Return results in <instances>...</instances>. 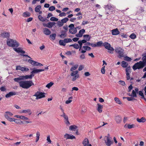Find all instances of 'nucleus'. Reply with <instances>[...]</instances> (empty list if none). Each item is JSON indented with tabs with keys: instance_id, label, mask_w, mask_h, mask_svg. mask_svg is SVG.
<instances>
[{
	"instance_id": "1",
	"label": "nucleus",
	"mask_w": 146,
	"mask_h": 146,
	"mask_svg": "<svg viewBox=\"0 0 146 146\" xmlns=\"http://www.w3.org/2000/svg\"><path fill=\"white\" fill-rule=\"evenodd\" d=\"M20 86L23 88L28 89L34 84L31 80L21 81L19 82Z\"/></svg>"
},
{
	"instance_id": "2",
	"label": "nucleus",
	"mask_w": 146,
	"mask_h": 146,
	"mask_svg": "<svg viewBox=\"0 0 146 146\" xmlns=\"http://www.w3.org/2000/svg\"><path fill=\"white\" fill-rule=\"evenodd\" d=\"M7 44L8 46L13 47L17 48L19 46V43L16 40L11 39L7 40Z\"/></svg>"
},
{
	"instance_id": "3",
	"label": "nucleus",
	"mask_w": 146,
	"mask_h": 146,
	"mask_svg": "<svg viewBox=\"0 0 146 146\" xmlns=\"http://www.w3.org/2000/svg\"><path fill=\"white\" fill-rule=\"evenodd\" d=\"M145 66L141 62L135 63L132 66V68L134 70L137 69L140 70L143 69Z\"/></svg>"
},
{
	"instance_id": "4",
	"label": "nucleus",
	"mask_w": 146,
	"mask_h": 146,
	"mask_svg": "<svg viewBox=\"0 0 146 146\" xmlns=\"http://www.w3.org/2000/svg\"><path fill=\"white\" fill-rule=\"evenodd\" d=\"M106 49L109 50L108 52L111 54H113V51L114 50L113 48L111 47L110 44L107 42L103 43V46Z\"/></svg>"
},
{
	"instance_id": "5",
	"label": "nucleus",
	"mask_w": 146,
	"mask_h": 146,
	"mask_svg": "<svg viewBox=\"0 0 146 146\" xmlns=\"http://www.w3.org/2000/svg\"><path fill=\"white\" fill-rule=\"evenodd\" d=\"M115 51L116 53L118 54V57L119 58H121L122 57H124V50L121 47H117L115 49Z\"/></svg>"
},
{
	"instance_id": "6",
	"label": "nucleus",
	"mask_w": 146,
	"mask_h": 146,
	"mask_svg": "<svg viewBox=\"0 0 146 146\" xmlns=\"http://www.w3.org/2000/svg\"><path fill=\"white\" fill-rule=\"evenodd\" d=\"M45 93L37 91L35 93L33 96L36 97V99L38 100L45 97Z\"/></svg>"
},
{
	"instance_id": "7",
	"label": "nucleus",
	"mask_w": 146,
	"mask_h": 146,
	"mask_svg": "<svg viewBox=\"0 0 146 146\" xmlns=\"http://www.w3.org/2000/svg\"><path fill=\"white\" fill-rule=\"evenodd\" d=\"M112 139H105L104 138L105 143L107 146H110L111 144L113 143V141L111 140Z\"/></svg>"
},
{
	"instance_id": "8",
	"label": "nucleus",
	"mask_w": 146,
	"mask_h": 146,
	"mask_svg": "<svg viewBox=\"0 0 146 146\" xmlns=\"http://www.w3.org/2000/svg\"><path fill=\"white\" fill-rule=\"evenodd\" d=\"M85 32V31L84 29H82L79 31L78 33L76 35V36L78 37H81L82 36L83 34Z\"/></svg>"
},
{
	"instance_id": "9",
	"label": "nucleus",
	"mask_w": 146,
	"mask_h": 146,
	"mask_svg": "<svg viewBox=\"0 0 146 146\" xmlns=\"http://www.w3.org/2000/svg\"><path fill=\"white\" fill-rule=\"evenodd\" d=\"M142 61H140L145 66H146V53L142 55Z\"/></svg>"
},
{
	"instance_id": "10",
	"label": "nucleus",
	"mask_w": 146,
	"mask_h": 146,
	"mask_svg": "<svg viewBox=\"0 0 146 146\" xmlns=\"http://www.w3.org/2000/svg\"><path fill=\"white\" fill-rule=\"evenodd\" d=\"M13 50L14 51L18 53L20 52L22 54H24L25 53V52L22 50L21 48L20 47L18 48H13Z\"/></svg>"
},
{
	"instance_id": "11",
	"label": "nucleus",
	"mask_w": 146,
	"mask_h": 146,
	"mask_svg": "<svg viewBox=\"0 0 146 146\" xmlns=\"http://www.w3.org/2000/svg\"><path fill=\"white\" fill-rule=\"evenodd\" d=\"M21 113H28L29 115H31L32 113L31 110L30 109L23 110L21 111Z\"/></svg>"
},
{
	"instance_id": "12",
	"label": "nucleus",
	"mask_w": 146,
	"mask_h": 146,
	"mask_svg": "<svg viewBox=\"0 0 146 146\" xmlns=\"http://www.w3.org/2000/svg\"><path fill=\"white\" fill-rule=\"evenodd\" d=\"M16 94V92H11L7 94L5 96L7 98H10L11 96L15 95Z\"/></svg>"
},
{
	"instance_id": "13",
	"label": "nucleus",
	"mask_w": 146,
	"mask_h": 146,
	"mask_svg": "<svg viewBox=\"0 0 146 146\" xmlns=\"http://www.w3.org/2000/svg\"><path fill=\"white\" fill-rule=\"evenodd\" d=\"M112 34L113 35H117L120 33V32L117 28L113 29L111 31Z\"/></svg>"
},
{
	"instance_id": "14",
	"label": "nucleus",
	"mask_w": 146,
	"mask_h": 146,
	"mask_svg": "<svg viewBox=\"0 0 146 146\" xmlns=\"http://www.w3.org/2000/svg\"><path fill=\"white\" fill-rule=\"evenodd\" d=\"M115 119L117 123H119L121 121L122 118L119 115L115 116Z\"/></svg>"
},
{
	"instance_id": "15",
	"label": "nucleus",
	"mask_w": 146,
	"mask_h": 146,
	"mask_svg": "<svg viewBox=\"0 0 146 146\" xmlns=\"http://www.w3.org/2000/svg\"><path fill=\"white\" fill-rule=\"evenodd\" d=\"M98 106L97 110L100 113H101L102 111L103 106L101 105L100 104L98 103L97 104Z\"/></svg>"
},
{
	"instance_id": "16",
	"label": "nucleus",
	"mask_w": 146,
	"mask_h": 146,
	"mask_svg": "<svg viewBox=\"0 0 146 146\" xmlns=\"http://www.w3.org/2000/svg\"><path fill=\"white\" fill-rule=\"evenodd\" d=\"M44 70V69H35L31 72V73L32 74L34 75L33 74L41 72L43 71Z\"/></svg>"
},
{
	"instance_id": "17",
	"label": "nucleus",
	"mask_w": 146,
	"mask_h": 146,
	"mask_svg": "<svg viewBox=\"0 0 146 146\" xmlns=\"http://www.w3.org/2000/svg\"><path fill=\"white\" fill-rule=\"evenodd\" d=\"M43 33L46 35H49L51 34L50 31L47 28H44L43 29Z\"/></svg>"
},
{
	"instance_id": "18",
	"label": "nucleus",
	"mask_w": 146,
	"mask_h": 146,
	"mask_svg": "<svg viewBox=\"0 0 146 146\" xmlns=\"http://www.w3.org/2000/svg\"><path fill=\"white\" fill-rule=\"evenodd\" d=\"M83 144L85 146H89V142L87 138H85L82 142Z\"/></svg>"
},
{
	"instance_id": "19",
	"label": "nucleus",
	"mask_w": 146,
	"mask_h": 146,
	"mask_svg": "<svg viewBox=\"0 0 146 146\" xmlns=\"http://www.w3.org/2000/svg\"><path fill=\"white\" fill-rule=\"evenodd\" d=\"M136 120L139 123H144L146 121V119L145 117H142L141 119H139V118H137Z\"/></svg>"
},
{
	"instance_id": "20",
	"label": "nucleus",
	"mask_w": 146,
	"mask_h": 146,
	"mask_svg": "<svg viewBox=\"0 0 146 146\" xmlns=\"http://www.w3.org/2000/svg\"><path fill=\"white\" fill-rule=\"evenodd\" d=\"M77 30L76 28H71L69 29L70 33L72 34H75L77 32Z\"/></svg>"
},
{
	"instance_id": "21",
	"label": "nucleus",
	"mask_w": 146,
	"mask_h": 146,
	"mask_svg": "<svg viewBox=\"0 0 146 146\" xmlns=\"http://www.w3.org/2000/svg\"><path fill=\"white\" fill-rule=\"evenodd\" d=\"M34 75L31 74L29 75H26L25 76H21L23 80L24 79H28V78L31 79L33 76H34Z\"/></svg>"
},
{
	"instance_id": "22",
	"label": "nucleus",
	"mask_w": 146,
	"mask_h": 146,
	"mask_svg": "<svg viewBox=\"0 0 146 146\" xmlns=\"http://www.w3.org/2000/svg\"><path fill=\"white\" fill-rule=\"evenodd\" d=\"M28 62L33 66H36V65L38 64V62H36L30 59L28 60Z\"/></svg>"
},
{
	"instance_id": "23",
	"label": "nucleus",
	"mask_w": 146,
	"mask_h": 146,
	"mask_svg": "<svg viewBox=\"0 0 146 146\" xmlns=\"http://www.w3.org/2000/svg\"><path fill=\"white\" fill-rule=\"evenodd\" d=\"M1 36L3 38H9L10 36L9 33L4 32L1 34Z\"/></svg>"
},
{
	"instance_id": "24",
	"label": "nucleus",
	"mask_w": 146,
	"mask_h": 146,
	"mask_svg": "<svg viewBox=\"0 0 146 146\" xmlns=\"http://www.w3.org/2000/svg\"><path fill=\"white\" fill-rule=\"evenodd\" d=\"M77 128L78 127L77 126L75 125H71L69 127V129L71 131H75L77 129Z\"/></svg>"
},
{
	"instance_id": "25",
	"label": "nucleus",
	"mask_w": 146,
	"mask_h": 146,
	"mask_svg": "<svg viewBox=\"0 0 146 146\" xmlns=\"http://www.w3.org/2000/svg\"><path fill=\"white\" fill-rule=\"evenodd\" d=\"M135 125L133 124H127L125 125L124 126L125 127H127L129 129H131L132 128H133L134 127Z\"/></svg>"
},
{
	"instance_id": "26",
	"label": "nucleus",
	"mask_w": 146,
	"mask_h": 146,
	"mask_svg": "<svg viewBox=\"0 0 146 146\" xmlns=\"http://www.w3.org/2000/svg\"><path fill=\"white\" fill-rule=\"evenodd\" d=\"M31 13L28 12H25L23 13V16L24 17H29L31 15Z\"/></svg>"
},
{
	"instance_id": "27",
	"label": "nucleus",
	"mask_w": 146,
	"mask_h": 146,
	"mask_svg": "<svg viewBox=\"0 0 146 146\" xmlns=\"http://www.w3.org/2000/svg\"><path fill=\"white\" fill-rule=\"evenodd\" d=\"M38 18L40 21L42 22L45 21L46 19V18H44L43 17H42V16L40 15H39L38 16Z\"/></svg>"
},
{
	"instance_id": "28",
	"label": "nucleus",
	"mask_w": 146,
	"mask_h": 146,
	"mask_svg": "<svg viewBox=\"0 0 146 146\" xmlns=\"http://www.w3.org/2000/svg\"><path fill=\"white\" fill-rule=\"evenodd\" d=\"M55 22H48L47 23L48 27L49 28H52L55 24Z\"/></svg>"
},
{
	"instance_id": "29",
	"label": "nucleus",
	"mask_w": 146,
	"mask_h": 146,
	"mask_svg": "<svg viewBox=\"0 0 146 146\" xmlns=\"http://www.w3.org/2000/svg\"><path fill=\"white\" fill-rule=\"evenodd\" d=\"M121 66L123 68L127 67L128 65V63L125 61H123L122 62Z\"/></svg>"
},
{
	"instance_id": "30",
	"label": "nucleus",
	"mask_w": 146,
	"mask_h": 146,
	"mask_svg": "<svg viewBox=\"0 0 146 146\" xmlns=\"http://www.w3.org/2000/svg\"><path fill=\"white\" fill-rule=\"evenodd\" d=\"M56 35L55 33H54L50 35V40H54L56 38Z\"/></svg>"
},
{
	"instance_id": "31",
	"label": "nucleus",
	"mask_w": 146,
	"mask_h": 146,
	"mask_svg": "<svg viewBox=\"0 0 146 146\" xmlns=\"http://www.w3.org/2000/svg\"><path fill=\"white\" fill-rule=\"evenodd\" d=\"M41 9V6L40 5H38L36 6V7L35 8V11L36 12H38Z\"/></svg>"
},
{
	"instance_id": "32",
	"label": "nucleus",
	"mask_w": 146,
	"mask_h": 146,
	"mask_svg": "<svg viewBox=\"0 0 146 146\" xmlns=\"http://www.w3.org/2000/svg\"><path fill=\"white\" fill-rule=\"evenodd\" d=\"M23 80L21 76L20 77L17 78H15L14 79V80L16 82L19 83L20 82V80Z\"/></svg>"
},
{
	"instance_id": "33",
	"label": "nucleus",
	"mask_w": 146,
	"mask_h": 146,
	"mask_svg": "<svg viewBox=\"0 0 146 146\" xmlns=\"http://www.w3.org/2000/svg\"><path fill=\"white\" fill-rule=\"evenodd\" d=\"M131 67L130 66H129L126 68L125 69V73L127 74H130L131 73Z\"/></svg>"
},
{
	"instance_id": "34",
	"label": "nucleus",
	"mask_w": 146,
	"mask_h": 146,
	"mask_svg": "<svg viewBox=\"0 0 146 146\" xmlns=\"http://www.w3.org/2000/svg\"><path fill=\"white\" fill-rule=\"evenodd\" d=\"M78 71L77 70H76L75 71H72V72L71 73L70 75L71 76H76L77 75H78Z\"/></svg>"
},
{
	"instance_id": "35",
	"label": "nucleus",
	"mask_w": 146,
	"mask_h": 146,
	"mask_svg": "<svg viewBox=\"0 0 146 146\" xmlns=\"http://www.w3.org/2000/svg\"><path fill=\"white\" fill-rule=\"evenodd\" d=\"M70 46H73L76 49H78L80 47L79 46L76 44L70 45Z\"/></svg>"
},
{
	"instance_id": "36",
	"label": "nucleus",
	"mask_w": 146,
	"mask_h": 146,
	"mask_svg": "<svg viewBox=\"0 0 146 146\" xmlns=\"http://www.w3.org/2000/svg\"><path fill=\"white\" fill-rule=\"evenodd\" d=\"M114 100L116 102L119 104H122L121 102L119 99V98L117 97H115L114 99Z\"/></svg>"
},
{
	"instance_id": "37",
	"label": "nucleus",
	"mask_w": 146,
	"mask_h": 146,
	"mask_svg": "<svg viewBox=\"0 0 146 146\" xmlns=\"http://www.w3.org/2000/svg\"><path fill=\"white\" fill-rule=\"evenodd\" d=\"M129 96L133 97H137L136 92L134 90H133L131 95H129Z\"/></svg>"
},
{
	"instance_id": "38",
	"label": "nucleus",
	"mask_w": 146,
	"mask_h": 146,
	"mask_svg": "<svg viewBox=\"0 0 146 146\" xmlns=\"http://www.w3.org/2000/svg\"><path fill=\"white\" fill-rule=\"evenodd\" d=\"M69 20V19L68 18L66 17L61 20V21L64 24V23H66Z\"/></svg>"
},
{
	"instance_id": "39",
	"label": "nucleus",
	"mask_w": 146,
	"mask_h": 146,
	"mask_svg": "<svg viewBox=\"0 0 146 146\" xmlns=\"http://www.w3.org/2000/svg\"><path fill=\"white\" fill-rule=\"evenodd\" d=\"M129 37L132 39H135L136 37V36L134 33H132L130 36Z\"/></svg>"
},
{
	"instance_id": "40",
	"label": "nucleus",
	"mask_w": 146,
	"mask_h": 146,
	"mask_svg": "<svg viewBox=\"0 0 146 146\" xmlns=\"http://www.w3.org/2000/svg\"><path fill=\"white\" fill-rule=\"evenodd\" d=\"M124 60L128 62L131 61L132 60L131 58L127 56L125 57L124 58Z\"/></svg>"
},
{
	"instance_id": "41",
	"label": "nucleus",
	"mask_w": 146,
	"mask_h": 146,
	"mask_svg": "<svg viewBox=\"0 0 146 146\" xmlns=\"http://www.w3.org/2000/svg\"><path fill=\"white\" fill-rule=\"evenodd\" d=\"M72 40L70 38H65L64 40V42L65 43H68L71 42Z\"/></svg>"
},
{
	"instance_id": "42",
	"label": "nucleus",
	"mask_w": 146,
	"mask_h": 146,
	"mask_svg": "<svg viewBox=\"0 0 146 146\" xmlns=\"http://www.w3.org/2000/svg\"><path fill=\"white\" fill-rule=\"evenodd\" d=\"M103 43L102 41H99L97 42L96 44L97 46H103Z\"/></svg>"
},
{
	"instance_id": "43",
	"label": "nucleus",
	"mask_w": 146,
	"mask_h": 146,
	"mask_svg": "<svg viewBox=\"0 0 146 146\" xmlns=\"http://www.w3.org/2000/svg\"><path fill=\"white\" fill-rule=\"evenodd\" d=\"M60 116L61 117H63L64 118V119L65 120H68V116L67 115H66L65 113L62 114V115H60Z\"/></svg>"
},
{
	"instance_id": "44",
	"label": "nucleus",
	"mask_w": 146,
	"mask_h": 146,
	"mask_svg": "<svg viewBox=\"0 0 146 146\" xmlns=\"http://www.w3.org/2000/svg\"><path fill=\"white\" fill-rule=\"evenodd\" d=\"M50 20V21H57L58 20V19L54 17H51Z\"/></svg>"
},
{
	"instance_id": "45",
	"label": "nucleus",
	"mask_w": 146,
	"mask_h": 146,
	"mask_svg": "<svg viewBox=\"0 0 146 146\" xmlns=\"http://www.w3.org/2000/svg\"><path fill=\"white\" fill-rule=\"evenodd\" d=\"M53 84V83L50 82L47 84V85L46 86V87L49 88L52 86Z\"/></svg>"
},
{
	"instance_id": "46",
	"label": "nucleus",
	"mask_w": 146,
	"mask_h": 146,
	"mask_svg": "<svg viewBox=\"0 0 146 146\" xmlns=\"http://www.w3.org/2000/svg\"><path fill=\"white\" fill-rule=\"evenodd\" d=\"M83 48L86 50H90L91 49V48L90 47L88 46H83Z\"/></svg>"
},
{
	"instance_id": "47",
	"label": "nucleus",
	"mask_w": 146,
	"mask_h": 146,
	"mask_svg": "<svg viewBox=\"0 0 146 146\" xmlns=\"http://www.w3.org/2000/svg\"><path fill=\"white\" fill-rule=\"evenodd\" d=\"M84 37L86 38V40L87 41H89L90 40V37L88 35H83Z\"/></svg>"
},
{
	"instance_id": "48",
	"label": "nucleus",
	"mask_w": 146,
	"mask_h": 146,
	"mask_svg": "<svg viewBox=\"0 0 146 146\" xmlns=\"http://www.w3.org/2000/svg\"><path fill=\"white\" fill-rule=\"evenodd\" d=\"M29 69L27 68H26L24 67H21V70L22 71H28L29 70Z\"/></svg>"
},
{
	"instance_id": "49",
	"label": "nucleus",
	"mask_w": 146,
	"mask_h": 146,
	"mask_svg": "<svg viewBox=\"0 0 146 146\" xmlns=\"http://www.w3.org/2000/svg\"><path fill=\"white\" fill-rule=\"evenodd\" d=\"M79 75L73 76V77L72 78V81H75L77 78L79 77Z\"/></svg>"
},
{
	"instance_id": "50",
	"label": "nucleus",
	"mask_w": 146,
	"mask_h": 146,
	"mask_svg": "<svg viewBox=\"0 0 146 146\" xmlns=\"http://www.w3.org/2000/svg\"><path fill=\"white\" fill-rule=\"evenodd\" d=\"M80 58L81 59H85L86 57L84 54H81L80 56Z\"/></svg>"
},
{
	"instance_id": "51",
	"label": "nucleus",
	"mask_w": 146,
	"mask_h": 146,
	"mask_svg": "<svg viewBox=\"0 0 146 146\" xmlns=\"http://www.w3.org/2000/svg\"><path fill=\"white\" fill-rule=\"evenodd\" d=\"M78 67L77 66L75 65L73 66L70 69V70L71 71H73V70H75Z\"/></svg>"
},
{
	"instance_id": "52",
	"label": "nucleus",
	"mask_w": 146,
	"mask_h": 146,
	"mask_svg": "<svg viewBox=\"0 0 146 146\" xmlns=\"http://www.w3.org/2000/svg\"><path fill=\"white\" fill-rule=\"evenodd\" d=\"M57 25L58 26L60 27L62 26L63 25L61 21H58L57 22Z\"/></svg>"
},
{
	"instance_id": "53",
	"label": "nucleus",
	"mask_w": 146,
	"mask_h": 146,
	"mask_svg": "<svg viewBox=\"0 0 146 146\" xmlns=\"http://www.w3.org/2000/svg\"><path fill=\"white\" fill-rule=\"evenodd\" d=\"M67 36L66 34H61L60 35V37L62 38H64L66 37Z\"/></svg>"
},
{
	"instance_id": "54",
	"label": "nucleus",
	"mask_w": 146,
	"mask_h": 146,
	"mask_svg": "<svg viewBox=\"0 0 146 146\" xmlns=\"http://www.w3.org/2000/svg\"><path fill=\"white\" fill-rule=\"evenodd\" d=\"M55 7L54 6H51L49 8L48 10L49 11H52L55 10Z\"/></svg>"
},
{
	"instance_id": "55",
	"label": "nucleus",
	"mask_w": 146,
	"mask_h": 146,
	"mask_svg": "<svg viewBox=\"0 0 146 146\" xmlns=\"http://www.w3.org/2000/svg\"><path fill=\"white\" fill-rule=\"evenodd\" d=\"M119 84L123 86H124L125 85V82L122 80H120L119 81Z\"/></svg>"
},
{
	"instance_id": "56",
	"label": "nucleus",
	"mask_w": 146,
	"mask_h": 146,
	"mask_svg": "<svg viewBox=\"0 0 146 146\" xmlns=\"http://www.w3.org/2000/svg\"><path fill=\"white\" fill-rule=\"evenodd\" d=\"M75 139L76 137L74 136L71 134H69V139Z\"/></svg>"
},
{
	"instance_id": "57",
	"label": "nucleus",
	"mask_w": 146,
	"mask_h": 146,
	"mask_svg": "<svg viewBox=\"0 0 146 146\" xmlns=\"http://www.w3.org/2000/svg\"><path fill=\"white\" fill-rule=\"evenodd\" d=\"M64 41L62 40H60L59 41V44L61 45H62V46H65V44H64Z\"/></svg>"
},
{
	"instance_id": "58",
	"label": "nucleus",
	"mask_w": 146,
	"mask_h": 146,
	"mask_svg": "<svg viewBox=\"0 0 146 146\" xmlns=\"http://www.w3.org/2000/svg\"><path fill=\"white\" fill-rule=\"evenodd\" d=\"M101 71L102 74H104L105 73V66H103L102 68Z\"/></svg>"
},
{
	"instance_id": "59",
	"label": "nucleus",
	"mask_w": 146,
	"mask_h": 146,
	"mask_svg": "<svg viewBox=\"0 0 146 146\" xmlns=\"http://www.w3.org/2000/svg\"><path fill=\"white\" fill-rule=\"evenodd\" d=\"M0 90L1 91H5L6 90V89L5 88V87L2 86L0 88Z\"/></svg>"
},
{
	"instance_id": "60",
	"label": "nucleus",
	"mask_w": 146,
	"mask_h": 146,
	"mask_svg": "<svg viewBox=\"0 0 146 146\" xmlns=\"http://www.w3.org/2000/svg\"><path fill=\"white\" fill-rule=\"evenodd\" d=\"M66 15V13L64 12L60 13L59 15V16L60 17L65 16Z\"/></svg>"
},
{
	"instance_id": "61",
	"label": "nucleus",
	"mask_w": 146,
	"mask_h": 146,
	"mask_svg": "<svg viewBox=\"0 0 146 146\" xmlns=\"http://www.w3.org/2000/svg\"><path fill=\"white\" fill-rule=\"evenodd\" d=\"M46 140L48 141V142H49L50 143L51 142V141L50 139V135L47 136Z\"/></svg>"
},
{
	"instance_id": "62",
	"label": "nucleus",
	"mask_w": 146,
	"mask_h": 146,
	"mask_svg": "<svg viewBox=\"0 0 146 146\" xmlns=\"http://www.w3.org/2000/svg\"><path fill=\"white\" fill-rule=\"evenodd\" d=\"M78 43L79 44V46H80V49H79V50L80 51L81 49V48L82 47V43L80 42V41L79 40L78 41Z\"/></svg>"
},
{
	"instance_id": "63",
	"label": "nucleus",
	"mask_w": 146,
	"mask_h": 146,
	"mask_svg": "<svg viewBox=\"0 0 146 146\" xmlns=\"http://www.w3.org/2000/svg\"><path fill=\"white\" fill-rule=\"evenodd\" d=\"M65 124L67 125H70V122L69 121L68 119V120H66L65 121Z\"/></svg>"
},
{
	"instance_id": "64",
	"label": "nucleus",
	"mask_w": 146,
	"mask_h": 146,
	"mask_svg": "<svg viewBox=\"0 0 146 146\" xmlns=\"http://www.w3.org/2000/svg\"><path fill=\"white\" fill-rule=\"evenodd\" d=\"M126 79L127 80H129L130 79V74H126Z\"/></svg>"
}]
</instances>
